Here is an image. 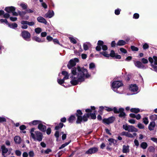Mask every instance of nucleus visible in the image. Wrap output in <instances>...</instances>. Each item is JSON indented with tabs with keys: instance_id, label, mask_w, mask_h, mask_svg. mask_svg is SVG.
<instances>
[{
	"instance_id": "f257e3e1",
	"label": "nucleus",
	"mask_w": 157,
	"mask_h": 157,
	"mask_svg": "<svg viewBox=\"0 0 157 157\" xmlns=\"http://www.w3.org/2000/svg\"><path fill=\"white\" fill-rule=\"evenodd\" d=\"M71 73L72 75L70 77V83L73 86L81 83L85 81V78H88L90 76L87 69L80 67H78L77 68H72Z\"/></svg>"
},
{
	"instance_id": "f03ea898",
	"label": "nucleus",
	"mask_w": 157,
	"mask_h": 157,
	"mask_svg": "<svg viewBox=\"0 0 157 157\" xmlns=\"http://www.w3.org/2000/svg\"><path fill=\"white\" fill-rule=\"evenodd\" d=\"M35 128H32L30 130L31 136L35 141L40 142L42 140L43 138V134L39 131H34Z\"/></svg>"
},
{
	"instance_id": "7ed1b4c3",
	"label": "nucleus",
	"mask_w": 157,
	"mask_h": 157,
	"mask_svg": "<svg viewBox=\"0 0 157 157\" xmlns=\"http://www.w3.org/2000/svg\"><path fill=\"white\" fill-rule=\"evenodd\" d=\"M76 116L77 117V120L76 123L77 124L80 123L82 121L85 122L87 121L88 118L89 117V113H86L82 117L81 115L82 114L81 111L80 110H77Z\"/></svg>"
},
{
	"instance_id": "20e7f679",
	"label": "nucleus",
	"mask_w": 157,
	"mask_h": 157,
	"mask_svg": "<svg viewBox=\"0 0 157 157\" xmlns=\"http://www.w3.org/2000/svg\"><path fill=\"white\" fill-rule=\"evenodd\" d=\"M123 128L125 131H128L129 132H137V129L134 126L128 125L127 124H124L123 125Z\"/></svg>"
},
{
	"instance_id": "39448f33",
	"label": "nucleus",
	"mask_w": 157,
	"mask_h": 157,
	"mask_svg": "<svg viewBox=\"0 0 157 157\" xmlns=\"http://www.w3.org/2000/svg\"><path fill=\"white\" fill-rule=\"evenodd\" d=\"M101 48L104 51L107 50V46L104 44V42L101 40H99L98 43V46L96 47V50L98 51H100L101 49Z\"/></svg>"
},
{
	"instance_id": "423d86ee",
	"label": "nucleus",
	"mask_w": 157,
	"mask_h": 157,
	"mask_svg": "<svg viewBox=\"0 0 157 157\" xmlns=\"http://www.w3.org/2000/svg\"><path fill=\"white\" fill-rule=\"evenodd\" d=\"M122 83L120 81H114L112 84V89L114 91H116L117 88L122 86Z\"/></svg>"
},
{
	"instance_id": "0eeeda50",
	"label": "nucleus",
	"mask_w": 157,
	"mask_h": 157,
	"mask_svg": "<svg viewBox=\"0 0 157 157\" xmlns=\"http://www.w3.org/2000/svg\"><path fill=\"white\" fill-rule=\"evenodd\" d=\"M78 59L77 58H75L70 60L67 65L68 68L69 69H71L76 65V63L78 62Z\"/></svg>"
},
{
	"instance_id": "6e6552de",
	"label": "nucleus",
	"mask_w": 157,
	"mask_h": 157,
	"mask_svg": "<svg viewBox=\"0 0 157 157\" xmlns=\"http://www.w3.org/2000/svg\"><path fill=\"white\" fill-rule=\"evenodd\" d=\"M21 36L22 37L26 40H29L31 36L30 34L28 31H24L22 32Z\"/></svg>"
},
{
	"instance_id": "1a4fd4ad",
	"label": "nucleus",
	"mask_w": 157,
	"mask_h": 157,
	"mask_svg": "<svg viewBox=\"0 0 157 157\" xmlns=\"http://www.w3.org/2000/svg\"><path fill=\"white\" fill-rule=\"evenodd\" d=\"M115 118L114 117H109L107 119H104L103 120V122L107 124H109L113 123L114 121Z\"/></svg>"
},
{
	"instance_id": "9d476101",
	"label": "nucleus",
	"mask_w": 157,
	"mask_h": 157,
	"mask_svg": "<svg viewBox=\"0 0 157 157\" xmlns=\"http://www.w3.org/2000/svg\"><path fill=\"white\" fill-rule=\"evenodd\" d=\"M43 122L41 121V123L38 126V129L40 131L43 132H45L46 130V126L43 124Z\"/></svg>"
},
{
	"instance_id": "9b49d317",
	"label": "nucleus",
	"mask_w": 157,
	"mask_h": 157,
	"mask_svg": "<svg viewBox=\"0 0 157 157\" xmlns=\"http://www.w3.org/2000/svg\"><path fill=\"white\" fill-rule=\"evenodd\" d=\"M130 90L133 92H136V93H138V87L136 84H132L130 86Z\"/></svg>"
},
{
	"instance_id": "f8f14e48",
	"label": "nucleus",
	"mask_w": 157,
	"mask_h": 157,
	"mask_svg": "<svg viewBox=\"0 0 157 157\" xmlns=\"http://www.w3.org/2000/svg\"><path fill=\"white\" fill-rule=\"evenodd\" d=\"M148 60L151 64L154 63V65H157V57L154 56L153 58L150 57Z\"/></svg>"
},
{
	"instance_id": "ddd939ff",
	"label": "nucleus",
	"mask_w": 157,
	"mask_h": 157,
	"mask_svg": "<svg viewBox=\"0 0 157 157\" xmlns=\"http://www.w3.org/2000/svg\"><path fill=\"white\" fill-rule=\"evenodd\" d=\"M98 151V149L97 147H92L89 149L86 152L87 154H92Z\"/></svg>"
},
{
	"instance_id": "4468645a",
	"label": "nucleus",
	"mask_w": 157,
	"mask_h": 157,
	"mask_svg": "<svg viewBox=\"0 0 157 157\" xmlns=\"http://www.w3.org/2000/svg\"><path fill=\"white\" fill-rule=\"evenodd\" d=\"M54 15V13L53 10H49L45 14V17L47 18H51L53 17Z\"/></svg>"
},
{
	"instance_id": "2eb2a0df",
	"label": "nucleus",
	"mask_w": 157,
	"mask_h": 157,
	"mask_svg": "<svg viewBox=\"0 0 157 157\" xmlns=\"http://www.w3.org/2000/svg\"><path fill=\"white\" fill-rule=\"evenodd\" d=\"M37 21L40 23L46 24L47 21L46 19L43 17L40 16L38 17L37 18Z\"/></svg>"
},
{
	"instance_id": "dca6fc26",
	"label": "nucleus",
	"mask_w": 157,
	"mask_h": 157,
	"mask_svg": "<svg viewBox=\"0 0 157 157\" xmlns=\"http://www.w3.org/2000/svg\"><path fill=\"white\" fill-rule=\"evenodd\" d=\"M18 13L19 15L22 17V19L26 20H27L29 19V17L28 16H26L25 17L24 16L26 13V11L21 12L19 11L18 12Z\"/></svg>"
},
{
	"instance_id": "f3484780",
	"label": "nucleus",
	"mask_w": 157,
	"mask_h": 157,
	"mask_svg": "<svg viewBox=\"0 0 157 157\" xmlns=\"http://www.w3.org/2000/svg\"><path fill=\"white\" fill-rule=\"evenodd\" d=\"M155 125V121L151 122L148 125V128L150 131H152L154 129Z\"/></svg>"
},
{
	"instance_id": "a211bd4d",
	"label": "nucleus",
	"mask_w": 157,
	"mask_h": 157,
	"mask_svg": "<svg viewBox=\"0 0 157 157\" xmlns=\"http://www.w3.org/2000/svg\"><path fill=\"white\" fill-rule=\"evenodd\" d=\"M15 7L11 6L6 7L5 10L8 13H12L13 10H15Z\"/></svg>"
},
{
	"instance_id": "6ab92c4d",
	"label": "nucleus",
	"mask_w": 157,
	"mask_h": 157,
	"mask_svg": "<svg viewBox=\"0 0 157 157\" xmlns=\"http://www.w3.org/2000/svg\"><path fill=\"white\" fill-rule=\"evenodd\" d=\"M134 64L135 66L139 68H143L144 67L142 63L139 61L135 62Z\"/></svg>"
},
{
	"instance_id": "aec40b11",
	"label": "nucleus",
	"mask_w": 157,
	"mask_h": 157,
	"mask_svg": "<svg viewBox=\"0 0 157 157\" xmlns=\"http://www.w3.org/2000/svg\"><path fill=\"white\" fill-rule=\"evenodd\" d=\"M124 109L123 108H120V114L119 116L120 117L124 118L126 116V114L124 112Z\"/></svg>"
},
{
	"instance_id": "412c9836",
	"label": "nucleus",
	"mask_w": 157,
	"mask_h": 157,
	"mask_svg": "<svg viewBox=\"0 0 157 157\" xmlns=\"http://www.w3.org/2000/svg\"><path fill=\"white\" fill-rule=\"evenodd\" d=\"M1 149L2 150V155H4V154H6L8 152V149L6 148L4 145H2L1 146Z\"/></svg>"
},
{
	"instance_id": "4be33fe9",
	"label": "nucleus",
	"mask_w": 157,
	"mask_h": 157,
	"mask_svg": "<svg viewBox=\"0 0 157 157\" xmlns=\"http://www.w3.org/2000/svg\"><path fill=\"white\" fill-rule=\"evenodd\" d=\"M42 121L40 120H34L29 123L30 125H39L41 123Z\"/></svg>"
},
{
	"instance_id": "5701e85b",
	"label": "nucleus",
	"mask_w": 157,
	"mask_h": 157,
	"mask_svg": "<svg viewBox=\"0 0 157 157\" xmlns=\"http://www.w3.org/2000/svg\"><path fill=\"white\" fill-rule=\"evenodd\" d=\"M129 147L128 145L123 146L122 152L123 153H127L129 152Z\"/></svg>"
},
{
	"instance_id": "b1692460",
	"label": "nucleus",
	"mask_w": 157,
	"mask_h": 157,
	"mask_svg": "<svg viewBox=\"0 0 157 157\" xmlns=\"http://www.w3.org/2000/svg\"><path fill=\"white\" fill-rule=\"evenodd\" d=\"M61 74L64 76L63 78L64 79L66 80L69 79V74L67 71H62Z\"/></svg>"
},
{
	"instance_id": "393cba45",
	"label": "nucleus",
	"mask_w": 157,
	"mask_h": 157,
	"mask_svg": "<svg viewBox=\"0 0 157 157\" xmlns=\"http://www.w3.org/2000/svg\"><path fill=\"white\" fill-rule=\"evenodd\" d=\"M25 22H26V21L22 20L21 21V24L22 25L21 28L22 29H26L28 28L27 23H26Z\"/></svg>"
},
{
	"instance_id": "a878e982",
	"label": "nucleus",
	"mask_w": 157,
	"mask_h": 157,
	"mask_svg": "<svg viewBox=\"0 0 157 157\" xmlns=\"http://www.w3.org/2000/svg\"><path fill=\"white\" fill-rule=\"evenodd\" d=\"M14 140L15 143L17 144H20L21 141V138L18 136H15Z\"/></svg>"
},
{
	"instance_id": "bb28decb",
	"label": "nucleus",
	"mask_w": 157,
	"mask_h": 157,
	"mask_svg": "<svg viewBox=\"0 0 157 157\" xmlns=\"http://www.w3.org/2000/svg\"><path fill=\"white\" fill-rule=\"evenodd\" d=\"M126 44V42L125 41L123 40H120L118 41L116 45L117 46H121L124 45Z\"/></svg>"
},
{
	"instance_id": "cd10ccee",
	"label": "nucleus",
	"mask_w": 157,
	"mask_h": 157,
	"mask_svg": "<svg viewBox=\"0 0 157 157\" xmlns=\"http://www.w3.org/2000/svg\"><path fill=\"white\" fill-rule=\"evenodd\" d=\"M32 39L33 40H35L38 42H42L44 41V40H41L40 38L36 36H34L33 37Z\"/></svg>"
},
{
	"instance_id": "c85d7f7f",
	"label": "nucleus",
	"mask_w": 157,
	"mask_h": 157,
	"mask_svg": "<svg viewBox=\"0 0 157 157\" xmlns=\"http://www.w3.org/2000/svg\"><path fill=\"white\" fill-rule=\"evenodd\" d=\"M140 147L144 149H146L147 147V143L145 142H142L140 144Z\"/></svg>"
},
{
	"instance_id": "c756f323",
	"label": "nucleus",
	"mask_w": 157,
	"mask_h": 157,
	"mask_svg": "<svg viewBox=\"0 0 157 157\" xmlns=\"http://www.w3.org/2000/svg\"><path fill=\"white\" fill-rule=\"evenodd\" d=\"M69 39L70 40L71 42L73 43V44H76L77 42V41L76 40V39L75 37H69Z\"/></svg>"
},
{
	"instance_id": "7c9ffc66",
	"label": "nucleus",
	"mask_w": 157,
	"mask_h": 157,
	"mask_svg": "<svg viewBox=\"0 0 157 157\" xmlns=\"http://www.w3.org/2000/svg\"><path fill=\"white\" fill-rule=\"evenodd\" d=\"M130 111L135 113H137L140 111V110L139 108H133L130 109Z\"/></svg>"
},
{
	"instance_id": "2f4dec72",
	"label": "nucleus",
	"mask_w": 157,
	"mask_h": 157,
	"mask_svg": "<svg viewBox=\"0 0 157 157\" xmlns=\"http://www.w3.org/2000/svg\"><path fill=\"white\" fill-rule=\"evenodd\" d=\"M9 26L10 28L15 29L17 27V25L16 23H14L12 24H9Z\"/></svg>"
},
{
	"instance_id": "473e14b6",
	"label": "nucleus",
	"mask_w": 157,
	"mask_h": 157,
	"mask_svg": "<svg viewBox=\"0 0 157 157\" xmlns=\"http://www.w3.org/2000/svg\"><path fill=\"white\" fill-rule=\"evenodd\" d=\"M150 119L152 121H155L157 119V115L156 114L151 115L150 116Z\"/></svg>"
},
{
	"instance_id": "72a5a7b5",
	"label": "nucleus",
	"mask_w": 157,
	"mask_h": 157,
	"mask_svg": "<svg viewBox=\"0 0 157 157\" xmlns=\"http://www.w3.org/2000/svg\"><path fill=\"white\" fill-rule=\"evenodd\" d=\"M95 112L96 111L94 110L93 113H90V114H89V116L90 115L91 119H95L96 118V117L95 113Z\"/></svg>"
},
{
	"instance_id": "f704fd0d",
	"label": "nucleus",
	"mask_w": 157,
	"mask_h": 157,
	"mask_svg": "<svg viewBox=\"0 0 157 157\" xmlns=\"http://www.w3.org/2000/svg\"><path fill=\"white\" fill-rule=\"evenodd\" d=\"M100 53L105 57H109L110 56L109 54H108L107 52H101Z\"/></svg>"
},
{
	"instance_id": "c9c22d12",
	"label": "nucleus",
	"mask_w": 157,
	"mask_h": 157,
	"mask_svg": "<svg viewBox=\"0 0 157 157\" xmlns=\"http://www.w3.org/2000/svg\"><path fill=\"white\" fill-rule=\"evenodd\" d=\"M6 117L5 116L0 117V123L6 122Z\"/></svg>"
},
{
	"instance_id": "e433bc0d",
	"label": "nucleus",
	"mask_w": 157,
	"mask_h": 157,
	"mask_svg": "<svg viewBox=\"0 0 157 157\" xmlns=\"http://www.w3.org/2000/svg\"><path fill=\"white\" fill-rule=\"evenodd\" d=\"M20 6L23 9L25 10L27 8V5L24 3H22L20 4Z\"/></svg>"
},
{
	"instance_id": "4c0bfd02",
	"label": "nucleus",
	"mask_w": 157,
	"mask_h": 157,
	"mask_svg": "<svg viewBox=\"0 0 157 157\" xmlns=\"http://www.w3.org/2000/svg\"><path fill=\"white\" fill-rule=\"evenodd\" d=\"M109 142V144L112 145V144H115L117 142V141L113 139H109L108 140Z\"/></svg>"
},
{
	"instance_id": "58836bf2",
	"label": "nucleus",
	"mask_w": 157,
	"mask_h": 157,
	"mask_svg": "<svg viewBox=\"0 0 157 157\" xmlns=\"http://www.w3.org/2000/svg\"><path fill=\"white\" fill-rule=\"evenodd\" d=\"M42 30L41 28L38 27L35 29V32L37 34H39L42 31Z\"/></svg>"
},
{
	"instance_id": "ea45409f",
	"label": "nucleus",
	"mask_w": 157,
	"mask_h": 157,
	"mask_svg": "<svg viewBox=\"0 0 157 157\" xmlns=\"http://www.w3.org/2000/svg\"><path fill=\"white\" fill-rule=\"evenodd\" d=\"M65 80L63 78L61 79L60 78H58L57 80V82L59 84L62 85V84L64 82Z\"/></svg>"
},
{
	"instance_id": "a19ab883",
	"label": "nucleus",
	"mask_w": 157,
	"mask_h": 157,
	"mask_svg": "<svg viewBox=\"0 0 157 157\" xmlns=\"http://www.w3.org/2000/svg\"><path fill=\"white\" fill-rule=\"evenodd\" d=\"M63 124L62 123H60L59 124L58 126H56L55 127V129L56 130H58L59 129V128H62L63 127Z\"/></svg>"
},
{
	"instance_id": "79ce46f5",
	"label": "nucleus",
	"mask_w": 157,
	"mask_h": 157,
	"mask_svg": "<svg viewBox=\"0 0 157 157\" xmlns=\"http://www.w3.org/2000/svg\"><path fill=\"white\" fill-rule=\"evenodd\" d=\"M90 45V43H86L84 44L83 48L86 51L88 49V45Z\"/></svg>"
},
{
	"instance_id": "37998d69",
	"label": "nucleus",
	"mask_w": 157,
	"mask_h": 157,
	"mask_svg": "<svg viewBox=\"0 0 157 157\" xmlns=\"http://www.w3.org/2000/svg\"><path fill=\"white\" fill-rule=\"evenodd\" d=\"M26 23H27L28 25L29 26H33L35 24V22L34 21H26V22H25Z\"/></svg>"
},
{
	"instance_id": "c03bdc74",
	"label": "nucleus",
	"mask_w": 157,
	"mask_h": 157,
	"mask_svg": "<svg viewBox=\"0 0 157 157\" xmlns=\"http://www.w3.org/2000/svg\"><path fill=\"white\" fill-rule=\"evenodd\" d=\"M148 150L150 152H153L155 151V147L152 146H150L148 148Z\"/></svg>"
},
{
	"instance_id": "a18cd8bd",
	"label": "nucleus",
	"mask_w": 157,
	"mask_h": 157,
	"mask_svg": "<svg viewBox=\"0 0 157 157\" xmlns=\"http://www.w3.org/2000/svg\"><path fill=\"white\" fill-rule=\"evenodd\" d=\"M71 141H69L68 142L65 143V144H63L61 146L59 147V149H61L64 147H65L67 145L70 143Z\"/></svg>"
},
{
	"instance_id": "49530a36",
	"label": "nucleus",
	"mask_w": 157,
	"mask_h": 157,
	"mask_svg": "<svg viewBox=\"0 0 157 157\" xmlns=\"http://www.w3.org/2000/svg\"><path fill=\"white\" fill-rule=\"evenodd\" d=\"M95 107L94 106H91V109H86L85 111L86 112L90 113L92 112V110H95Z\"/></svg>"
},
{
	"instance_id": "de8ad7c7",
	"label": "nucleus",
	"mask_w": 157,
	"mask_h": 157,
	"mask_svg": "<svg viewBox=\"0 0 157 157\" xmlns=\"http://www.w3.org/2000/svg\"><path fill=\"white\" fill-rule=\"evenodd\" d=\"M149 48V46L148 44L147 43H145L143 45V48L144 50H146L147 49Z\"/></svg>"
},
{
	"instance_id": "09e8293b",
	"label": "nucleus",
	"mask_w": 157,
	"mask_h": 157,
	"mask_svg": "<svg viewBox=\"0 0 157 157\" xmlns=\"http://www.w3.org/2000/svg\"><path fill=\"white\" fill-rule=\"evenodd\" d=\"M75 117L74 115H71L68 119V121L69 122H72L75 119Z\"/></svg>"
},
{
	"instance_id": "8fccbe9b",
	"label": "nucleus",
	"mask_w": 157,
	"mask_h": 157,
	"mask_svg": "<svg viewBox=\"0 0 157 157\" xmlns=\"http://www.w3.org/2000/svg\"><path fill=\"white\" fill-rule=\"evenodd\" d=\"M113 109V112L115 113H119L120 112V108L118 109L116 107H114Z\"/></svg>"
},
{
	"instance_id": "3c124183",
	"label": "nucleus",
	"mask_w": 157,
	"mask_h": 157,
	"mask_svg": "<svg viewBox=\"0 0 157 157\" xmlns=\"http://www.w3.org/2000/svg\"><path fill=\"white\" fill-rule=\"evenodd\" d=\"M95 64L93 63H91L89 64V68L90 69L92 70L95 68Z\"/></svg>"
},
{
	"instance_id": "603ef678",
	"label": "nucleus",
	"mask_w": 157,
	"mask_h": 157,
	"mask_svg": "<svg viewBox=\"0 0 157 157\" xmlns=\"http://www.w3.org/2000/svg\"><path fill=\"white\" fill-rule=\"evenodd\" d=\"M121 11V10L120 9H116L115 10V13L116 15H118L120 14V11Z\"/></svg>"
},
{
	"instance_id": "864d4df0",
	"label": "nucleus",
	"mask_w": 157,
	"mask_h": 157,
	"mask_svg": "<svg viewBox=\"0 0 157 157\" xmlns=\"http://www.w3.org/2000/svg\"><path fill=\"white\" fill-rule=\"evenodd\" d=\"M131 48L132 51H137L138 50V48L134 46H131Z\"/></svg>"
},
{
	"instance_id": "5fc2aeb1",
	"label": "nucleus",
	"mask_w": 157,
	"mask_h": 157,
	"mask_svg": "<svg viewBox=\"0 0 157 157\" xmlns=\"http://www.w3.org/2000/svg\"><path fill=\"white\" fill-rule=\"evenodd\" d=\"M139 17V15L138 13H135L133 14V18L134 19H137Z\"/></svg>"
},
{
	"instance_id": "6e6d98bb",
	"label": "nucleus",
	"mask_w": 157,
	"mask_h": 157,
	"mask_svg": "<svg viewBox=\"0 0 157 157\" xmlns=\"http://www.w3.org/2000/svg\"><path fill=\"white\" fill-rule=\"evenodd\" d=\"M105 110L108 112L113 111V109L112 108L105 106Z\"/></svg>"
},
{
	"instance_id": "4d7b16f0",
	"label": "nucleus",
	"mask_w": 157,
	"mask_h": 157,
	"mask_svg": "<svg viewBox=\"0 0 157 157\" xmlns=\"http://www.w3.org/2000/svg\"><path fill=\"white\" fill-rule=\"evenodd\" d=\"M143 122L146 124H148V121L147 118L144 117L143 119Z\"/></svg>"
},
{
	"instance_id": "13d9d810",
	"label": "nucleus",
	"mask_w": 157,
	"mask_h": 157,
	"mask_svg": "<svg viewBox=\"0 0 157 157\" xmlns=\"http://www.w3.org/2000/svg\"><path fill=\"white\" fill-rule=\"evenodd\" d=\"M137 126L140 129H143L144 127V126L141 123H139L137 125Z\"/></svg>"
},
{
	"instance_id": "bf43d9fd",
	"label": "nucleus",
	"mask_w": 157,
	"mask_h": 157,
	"mask_svg": "<svg viewBox=\"0 0 157 157\" xmlns=\"http://www.w3.org/2000/svg\"><path fill=\"white\" fill-rule=\"evenodd\" d=\"M109 55L112 57H114L115 56V54L114 51L113 50H111Z\"/></svg>"
},
{
	"instance_id": "052dcab7",
	"label": "nucleus",
	"mask_w": 157,
	"mask_h": 157,
	"mask_svg": "<svg viewBox=\"0 0 157 157\" xmlns=\"http://www.w3.org/2000/svg\"><path fill=\"white\" fill-rule=\"evenodd\" d=\"M10 19L11 21H15L17 19V17H10Z\"/></svg>"
},
{
	"instance_id": "680f3d73",
	"label": "nucleus",
	"mask_w": 157,
	"mask_h": 157,
	"mask_svg": "<svg viewBox=\"0 0 157 157\" xmlns=\"http://www.w3.org/2000/svg\"><path fill=\"white\" fill-rule=\"evenodd\" d=\"M141 61L144 64L147 63L148 62V60L144 58H143L142 59Z\"/></svg>"
},
{
	"instance_id": "e2e57ef3",
	"label": "nucleus",
	"mask_w": 157,
	"mask_h": 157,
	"mask_svg": "<svg viewBox=\"0 0 157 157\" xmlns=\"http://www.w3.org/2000/svg\"><path fill=\"white\" fill-rule=\"evenodd\" d=\"M120 50L121 52L124 53H126L127 52L126 50L124 48H121Z\"/></svg>"
},
{
	"instance_id": "0e129e2a",
	"label": "nucleus",
	"mask_w": 157,
	"mask_h": 157,
	"mask_svg": "<svg viewBox=\"0 0 157 157\" xmlns=\"http://www.w3.org/2000/svg\"><path fill=\"white\" fill-rule=\"evenodd\" d=\"M29 154L30 157H33L34 155V153L33 151H30L29 153Z\"/></svg>"
},
{
	"instance_id": "69168bd1",
	"label": "nucleus",
	"mask_w": 157,
	"mask_h": 157,
	"mask_svg": "<svg viewBox=\"0 0 157 157\" xmlns=\"http://www.w3.org/2000/svg\"><path fill=\"white\" fill-rule=\"evenodd\" d=\"M15 153L16 155L18 156H20L21 155V152L19 150H16L15 151Z\"/></svg>"
},
{
	"instance_id": "338daca9",
	"label": "nucleus",
	"mask_w": 157,
	"mask_h": 157,
	"mask_svg": "<svg viewBox=\"0 0 157 157\" xmlns=\"http://www.w3.org/2000/svg\"><path fill=\"white\" fill-rule=\"evenodd\" d=\"M26 128L25 126L24 125H21L20 127V129L21 130H23Z\"/></svg>"
},
{
	"instance_id": "774afa93",
	"label": "nucleus",
	"mask_w": 157,
	"mask_h": 157,
	"mask_svg": "<svg viewBox=\"0 0 157 157\" xmlns=\"http://www.w3.org/2000/svg\"><path fill=\"white\" fill-rule=\"evenodd\" d=\"M134 143L136 146L138 147L139 145V141L135 139L134 141Z\"/></svg>"
}]
</instances>
